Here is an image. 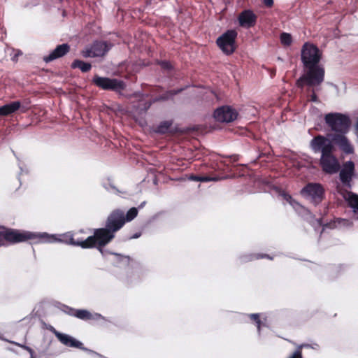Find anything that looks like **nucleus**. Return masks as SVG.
Listing matches in <instances>:
<instances>
[{
	"label": "nucleus",
	"instance_id": "nucleus-35",
	"mask_svg": "<svg viewBox=\"0 0 358 358\" xmlns=\"http://www.w3.org/2000/svg\"><path fill=\"white\" fill-rule=\"evenodd\" d=\"M15 345H19L20 346L21 348L25 349L26 350H27L29 354H30V356H31V358H33V353H34V351L31 348H30L28 346H26V345H20L19 343H15Z\"/></svg>",
	"mask_w": 358,
	"mask_h": 358
},
{
	"label": "nucleus",
	"instance_id": "nucleus-39",
	"mask_svg": "<svg viewBox=\"0 0 358 358\" xmlns=\"http://www.w3.org/2000/svg\"><path fill=\"white\" fill-rule=\"evenodd\" d=\"M141 236V232H136L135 234H134L130 238H139L140 236Z\"/></svg>",
	"mask_w": 358,
	"mask_h": 358
},
{
	"label": "nucleus",
	"instance_id": "nucleus-13",
	"mask_svg": "<svg viewBox=\"0 0 358 358\" xmlns=\"http://www.w3.org/2000/svg\"><path fill=\"white\" fill-rule=\"evenodd\" d=\"M125 224L124 213L117 209L113 210L108 217L106 226L114 234L120 230Z\"/></svg>",
	"mask_w": 358,
	"mask_h": 358
},
{
	"label": "nucleus",
	"instance_id": "nucleus-5",
	"mask_svg": "<svg viewBox=\"0 0 358 358\" xmlns=\"http://www.w3.org/2000/svg\"><path fill=\"white\" fill-rule=\"evenodd\" d=\"M301 195L314 205H317L324 198V188L317 182H308L300 191Z\"/></svg>",
	"mask_w": 358,
	"mask_h": 358
},
{
	"label": "nucleus",
	"instance_id": "nucleus-1",
	"mask_svg": "<svg viewBox=\"0 0 358 358\" xmlns=\"http://www.w3.org/2000/svg\"><path fill=\"white\" fill-rule=\"evenodd\" d=\"M322 51L313 43H305L301 50V59L304 68V73L297 80L299 87H302L301 82L308 86H317L324 80V68L320 64Z\"/></svg>",
	"mask_w": 358,
	"mask_h": 358
},
{
	"label": "nucleus",
	"instance_id": "nucleus-27",
	"mask_svg": "<svg viewBox=\"0 0 358 358\" xmlns=\"http://www.w3.org/2000/svg\"><path fill=\"white\" fill-rule=\"evenodd\" d=\"M60 309L64 313H66L70 316H73L78 318V313L79 311H83V309H75L69 306L62 304L60 307Z\"/></svg>",
	"mask_w": 358,
	"mask_h": 358
},
{
	"label": "nucleus",
	"instance_id": "nucleus-44",
	"mask_svg": "<svg viewBox=\"0 0 358 358\" xmlns=\"http://www.w3.org/2000/svg\"><path fill=\"white\" fill-rule=\"evenodd\" d=\"M317 347H318V345H317V344H314V345H310V348H313V349H316V348H317Z\"/></svg>",
	"mask_w": 358,
	"mask_h": 358
},
{
	"label": "nucleus",
	"instance_id": "nucleus-20",
	"mask_svg": "<svg viewBox=\"0 0 358 358\" xmlns=\"http://www.w3.org/2000/svg\"><path fill=\"white\" fill-rule=\"evenodd\" d=\"M344 199L347 201L348 205L352 210V213L358 211V195L352 192H348L343 196Z\"/></svg>",
	"mask_w": 358,
	"mask_h": 358
},
{
	"label": "nucleus",
	"instance_id": "nucleus-42",
	"mask_svg": "<svg viewBox=\"0 0 358 358\" xmlns=\"http://www.w3.org/2000/svg\"><path fill=\"white\" fill-rule=\"evenodd\" d=\"M162 65H163V66H164L166 68H169V66H170L168 62H162Z\"/></svg>",
	"mask_w": 358,
	"mask_h": 358
},
{
	"label": "nucleus",
	"instance_id": "nucleus-37",
	"mask_svg": "<svg viewBox=\"0 0 358 358\" xmlns=\"http://www.w3.org/2000/svg\"><path fill=\"white\" fill-rule=\"evenodd\" d=\"M262 2L267 7H271L273 5V0H262Z\"/></svg>",
	"mask_w": 358,
	"mask_h": 358
},
{
	"label": "nucleus",
	"instance_id": "nucleus-16",
	"mask_svg": "<svg viewBox=\"0 0 358 358\" xmlns=\"http://www.w3.org/2000/svg\"><path fill=\"white\" fill-rule=\"evenodd\" d=\"M241 27L250 28L255 26L257 22V15L251 10H244L238 17Z\"/></svg>",
	"mask_w": 358,
	"mask_h": 358
},
{
	"label": "nucleus",
	"instance_id": "nucleus-8",
	"mask_svg": "<svg viewBox=\"0 0 358 358\" xmlns=\"http://www.w3.org/2000/svg\"><path fill=\"white\" fill-rule=\"evenodd\" d=\"M237 35L236 31L229 29L217 38L216 43L225 55H231L235 51V42Z\"/></svg>",
	"mask_w": 358,
	"mask_h": 358
},
{
	"label": "nucleus",
	"instance_id": "nucleus-33",
	"mask_svg": "<svg viewBox=\"0 0 358 358\" xmlns=\"http://www.w3.org/2000/svg\"><path fill=\"white\" fill-rule=\"evenodd\" d=\"M153 103V99L152 101H142L141 103H139L138 107L141 110L147 111Z\"/></svg>",
	"mask_w": 358,
	"mask_h": 358
},
{
	"label": "nucleus",
	"instance_id": "nucleus-9",
	"mask_svg": "<svg viewBox=\"0 0 358 358\" xmlns=\"http://www.w3.org/2000/svg\"><path fill=\"white\" fill-rule=\"evenodd\" d=\"M312 226L315 228L316 231L317 227H322V231L326 228L328 229H351L354 226V222L352 220L345 219V218H335L330 222L323 224L322 219H315L312 223Z\"/></svg>",
	"mask_w": 358,
	"mask_h": 358
},
{
	"label": "nucleus",
	"instance_id": "nucleus-2",
	"mask_svg": "<svg viewBox=\"0 0 358 358\" xmlns=\"http://www.w3.org/2000/svg\"><path fill=\"white\" fill-rule=\"evenodd\" d=\"M324 121L334 134L328 136L334 141L339 149L345 154L354 152V148L350 143L346 134L348 133L351 124L350 117L340 113H329L325 115Z\"/></svg>",
	"mask_w": 358,
	"mask_h": 358
},
{
	"label": "nucleus",
	"instance_id": "nucleus-23",
	"mask_svg": "<svg viewBox=\"0 0 358 358\" xmlns=\"http://www.w3.org/2000/svg\"><path fill=\"white\" fill-rule=\"evenodd\" d=\"M108 254L113 255L115 257V259L114 262V265L117 266H127L130 261V257L129 256L122 255L121 254L116 252H110Z\"/></svg>",
	"mask_w": 358,
	"mask_h": 358
},
{
	"label": "nucleus",
	"instance_id": "nucleus-17",
	"mask_svg": "<svg viewBox=\"0 0 358 358\" xmlns=\"http://www.w3.org/2000/svg\"><path fill=\"white\" fill-rule=\"evenodd\" d=\"M69 50L70 46L68 43L58 45L50 54L43 57V61L45 63H49L64 56Z\"/></svg>",
	"mask_w": 358,
	"mask_h": 358
},
{
	"label": "nucleus",
	"instance_id": "nucleus-6",
	"mask_svg": "<svg viewBox=\"0 0 358 358\" xmlns=\"http://www.w3.org/2000/svg\"><path fill=\"white\" fill-rule=\"evenodd\" d=\"M92 83L94 85L103 90H110L120 93L125 90L127 85L124 81L108 77H101L95 75L92 78Z\"/></svg>",
	"mask_w": 358,
	"mask_h": 358
},
{
	"label": "nucleus",
	"instance_id": "nucleus-30",
	"mask_svg": "<svg viewBox=\"0 0 358 358\" xmlns=\"http://www.w3.org/2000/svg\"><path fill=\"white\" fill-rule=\"evenodd\" d=\"M138 215V208H135V207H133L131 208H130L126 215H124V218H125V222L127 221V222H130L131 220H133Z\"/></svg>",
	"mask_w": 358,
	"mask_h": 358
},
{
	"label": "nucleus",
	"instance_id": "nucleus-3",
	"mask_svg": "<svg viewBox=\"0 0 358 358\" xmlns=\"http://www.w3.org/2000/svg\"><path fill=\"white\" fill-rule=\"evenodd\" d=\"M54 237L49 236L46 232L36 233L31 231H20L16 229H8L0 226V246L17 243L27 240L39 242H52Z\"/></svg>",
	"mask_w": 358,
	"mask_h": 358
},
{
	"label": "nucleus",
	"instance_id": "nucleus-29",
	"mask_svg": "<svg viewBox=\"0 0 358 358\" xmlns=\"http://www.w3.org/2000/svg\"><path fill=\"white\" fill-rule=\"evenodd\" d=\"M103 187L108 192L114 193L117 195H120L122 192L120 191L113 183L109 180L108 182L103 183Z\"/></svg>",
	"mask_w": 358,
	"mask_h": 358
},
{
	"label": "nucleus",
	"instance_id": "nucleus-4",
	"mask_svg": "<svg viewBox=\"0 0 358 358\" xmlns=\"http://www.w3.org/2000/svg\"><path fill=\"white\" fill-rule=\"evenodd\" d=\"M115 234L106 226L103 228L94 229V235L90 236L83 241V248L96 247L99 251L104 257L109 253L108 250L103 249V246L108 244L113 238Z\"/></svg>",
	"mask_w": 358,
	"mask_h": 358
},
{
	"label": "nucleus",
	"instance_id": "nucleus-7",
	"mask_svg": "<svg viewBox=\"0 0 358 358\" xmlns=\"http://www.w3.org/2000/svg\"><path fill=\"white\" fill-rule=\"evenodd\" d=\"M334 141L328 136L317 135L310 142V148L312 151L317 154L320 153L321 156L334 152L335 148Z\"/></svg>",
	"mask_w": 358,
	"mask_h": 358
},
{
	"label": "nucleus",
	"instance_id": "nucleus-45",
	"mask_svg": "<svg viewBox=\"0 0 358 358\" xmlns=\"http://www.w3.org/2000/svg\"><path fill=\"white\" fill-rule=\"evenodd\" d=\"M25 111H26V110H25V109L22 108V112H23V113H24V112H25Z\"/></svg>",
	"mask_w": 358,
	"mask_h": 358
},
{
	"label": "nucleus",
	"instance_id": "nucleus-38",
	"mask_svg": "<svg viewBox=\"0 0 358 358\" xmlns=\"http://www.w3.org/2000/svg\"><path fill=\"white\" fill-rule=\"evenodd\" d=\"M216 179L215 178H210V177H200V180L201 182H208V181H211V180H215Z\"/></svg>",
	"mask_w": 358,
	"mask_h": 358
},
{
	"label": "nucleus",
	"instance_id": "nucleus-14",
	"mask_svg": "<svg viewBox=\"0 0 358 358\" xmlns=\"http://www.w3.org/2000/svg\"><path fill=\"white\" fill-rule=\"evenodd\" d=\"M320 164L322 170L329 174H334L340 170V164L333 152L320 157Z\"/></svg>",
	"mask_w": 358,
	"mask_h": 358
},
{
	"label": "nucleus",
	"instance_id": "nucleus-31",
	"mask_svg": "<svg viewBox=\"0 0 358 358\" xmlns=\"http://www.w3.org/2000/svg\"><path fill=\"white\" fill-rule=\"evenodd\" d=\"M310 344H302L299 348L289 357V358H303L301 351L300 350L302 348H310Z\"/></svg>",
	"mask_w": 358,
	"mask_h": 358
},
{
	"label": "nucleus",
	"instance_id": "nucleus-28",
	"mask_svg": "<svg viewBox=\"0 0 358 358\" xmlns=\"http://www.w3.org/2000/svg\"><path fill=\"white\" fill-rule=\"evenodd\" d=\"M280 41L282 45L289 46L292 43V35L287 32H282L280 35Z\"/></svg>",
	"mask_w": 358,
	"mask_h": 358
},
{
	"label": "nucleus",
	"instance_id": "nucleus-25",
	"mask_svg": "<svg viewBox=\"0 0 358 358\" xmlns=\"http://www.w3.org/2000/svg\"><path fill=\"white\" fill-rule=\"evenodd\" d=\"M72 69H80L82 72H88L91 68L92 65L90 63L83 62L79 59H75L71 64Z\"/></svg>",
	"mask_w": 358,
	"mask_h": 358
},
{
	"label": "nucleus",
	"instance_id": "nucleus-15",
	"mask_svg": "<svg viewBox=\"0 0 358 358\" xmlns=\"http://www.w3.org/2000/svg\"><path fill=\"white\" fill-rule=\"evenodd\" d=\"M238 113L230 106H224L217 108L213 114L214 118L220 122H231L235 120Z\"/></svg>",
	"mask_w": 358,
	"mask_h": 358
},
{
	"label": "nucleus",
	"instance_id": "nucleus-21",
	"mask_svg": "<svg viewBox=\"0 0 358 358\" xmlns=\"http://www.w3.org/2000/svg\"><path fill=\"white\" fill-rule=\"evenodd\" d=\"M185 90V87L178 88L177 90H168L164 94L155 97L153 99V102H157L161 101H167L169 99H173L174 96L179 94L182 91Z\"/></svg>",
	"mask_w": 358,
	"mask_h": 358
},
{
	"label": "nucleus",
	"instance_id": "nucleus-12",
	"mask_svg": "<svg viewBox=\"0 0 358 358\" xmlns=\"http://www.w3.org/2000/svg\"><path fill=\"white\" fill-rule=\"evenodd\" d=\"M273 191L279 196L282 197L284 200L288 202L299 215L306 218H308V216L312 217L311 213L307 208H306L304 206H301L299 202L294 200L292 197V196L287 193L285 191L281 189L278 187H274Z\"/></svg>",
	"mask_w": 358,
	"mask_h": 358
},
{
	"label": "nucleus",
	"instance_id": "nucleus-22",
	"mask_svg": "<svg viewBox=\"0 0 358 358\" xmlns=\"http://www.w3.org/2000/svg\"><path fill=\"white\" fill-rule=\"evenodd\" d=\"M78 319L83 320H99L104 319V317L99 313H91L87 310L83 309V311H79Z\"/></svg>",
	"mask_w": 358,
	"mask_h": 358
},
{
	"label": "nucleus",
	"instance_id": "nucleus-43",
	"mask_svg": "<svg viewBox=\"0 0 358 358\" xmlns=\"http://www.w3.org/2000/svg\"><path fill=\"white\" fill-rule=\"evenodd\" d=\"M146 202L145 201H143L139 206H138V208H143V206L145 205Z\"/></svg>",
	"mask_w": 358,
	"mask_h": 358
},
{
	"label": "nucleus",
	"instance_id": "nucleus-40",
	"mask_svg": "<svg viewBox=\"0 0 358 358\" xmlns=\"http://www.w3.org/2000/svg\"><path fill=\"white\" fill-rule=\"evenodd\" d=\"M189 179L194 181H199L200 180V176H191L189 177Z\"/></svg>",
	"mask_w": 358,
	"mask_h": 358
},
{
	"label": "nucleus",
	"instance_id": "nucleus-36",
	"mask_svg": "<svg viewBox=\"0 0 358 358\" xmlns=\"http://www.w3.org/2000/svg\"><path fill=\"white\" fill-rule=\"evenodd\" d=\"M310 101L315 103L318 102V98L314 90H312V94H310Z\"/></svg>",
	"mask_w": 358,
	"mask_h": 358
},
{
	"label": "nucleus",
	"instance_id": "nucleus-34",
	"mask_svg": "<svg viewBox=\"0 0 358 358\" xmlns=\"http://www.w3.org/2000/svg\"><path fill=\"white\" fill-rule=\"evenodd\" d=\"M22 55V52L20 50H12V53L10 54L11 60L13 62L17 61L18 57Z\"/></svg>",
	"mask_w": 358,
	"mask_h": 358
},
{
	"label": "nucleus",
	"instance_id": "nucleus-10",
	"mask_svg": "<svg viewBox=\"0 0 358 358\" xmlns=\"http://www.w3.org/2000/svg\"><path fill=\"white\" fill-rule=\"evenodd\" d=\"M355 176V166L352 160L343 163L339 173V178L343 185L348 189L352 187V180Z\"/></svg>",
	"mask_w": 358,
	"mask_h": 358
},
{
	"label": "nucleus",
	"instance_id": "nucleus-18",
	"mask_svg": "<svg viewBox=\"0 0 358 358\" xmlns=\"http://www.w3.org/2000/svg\"><path fill=\"white\" fill-rule=\"evenodd\" d=\"M51 236H53L54 237V241H52L51 243H54V242H61V243H66V244H68V245H75V246H80L82 248V245H83V241L84 240H77V241H75L74 238H73V235L71 232H67V233H65L62 235H61V237L60 238H57L55 237V235H50Z\"/></svg>",
	"mask_w": 358,
	"mask_h": 358
},
{
	"label": "nucleus",
	"instance_id": "nucleus-19",
	"mask_svg": "<svg viewBox=\"0 0 358 358\" xmlns=\"http://www.w3.org/2000/svg\"><path fill=\"white\" fill-rule=\"evenodd\" d=\"M21 103L19 101H13L0 107V115H10L20 108Z\"/></svg>",
	"mask_w": 358,
	"mask_h": 358
},
{
	"label": "nucleus",
	"instance_id": "nucleus-26",
	"mask_svg": "<svg viewBox=\"0 0 358 358\" xmlns=\"http://www.w3.org/2000/svg\"><path fill=\"white\" fill-rule=\"evenodd\" d=\"M173 122L171 120H166L161 122L154 131L157 134H164L167 133L172 125Z\"/></svg>",
	"mask_w": 358,
	"mask_h": 358
},
{
	"label": "nucleus",
	"instance_id": "nucleus-41",
	"mask_svg": "<svg viewBox=\"0 0 358 358\" xmlns=\"http://www.w3.org/2000/svg\"><path fill=\"white\" fill-rule=\"evenodd\" d=\"M353 219L356 221H358V211L353 213Z\"/></svg>",
	"mask_w": 358,
	"mask_h": 358
},
{
	"label": "nucleus",
	"instance_id": "nucleus-32",
	"mask_svg": "<svg viewBox=\"0 0 358 358\" xmlns=\"http://www.w3.org/2000/svg\"><path fill=\"white\" fill-rule=\"evenodd\" d=\"M252 320H253L257 327L258 333L260 334V329H261V320L259 319V315L258 313H252L248 315Z\"/></svg>",
	"mask_w": 358,
	"mask_h": 358
},
{
	"label": "nucleus",
	"instance_id": "nucleus-24",
	"mask_svg": "<svg viewBox=\"0 0 358 358\" xmlns=\"http://www.w3.org/2000/svg\"><path fill=\"white\" fill-rule=\"evenodd\" d=\"M262 258H268V259H273L268 255H266V254H264V255H262V254H256V255L245 254V255H241L240 257V261H241V263H245V262L252 261L254 259H262Z\"/></svg>",
	"mask_w": 358,
	"mask_h": 358
},
{
	"label": "nucleus",
	"instance_id": "nucleus-11",
	"mask_svg": "<svg viewBox=\"0 0 358 358\" xmlns=\"http://www.w3.org/2000/svg\"><path fill=\"white\" fill-rule=\"evenodd\" d=\"M111 45L106 41H94L90 47L82 52L84 57H97L103 56L110 49Z\"/></svg>",
	"mask_w": 358,
	"mask_h": 358
}]
</instances>
